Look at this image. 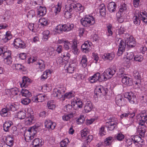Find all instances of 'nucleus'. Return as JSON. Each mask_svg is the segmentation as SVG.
Here are the masks:
<instances>
[{"mask_svg": "<svg viewBox=\"0 0 147 147\" xmlns=\"http://www.w3.org/2000/svg\"><path fill=\"white\" fill-rule=\"evenodd\" d=\"M125 40H122L119 43L118 51L117 53V55L119 56H121L125 51L126 45V41L127 45L129 47H135L136 45L135 39L132 36L129 34H127L125 35Z\"/></svg>", "mask_w": 147, "mask_h": 147, "instance_id": "obj_1", "label": "nucleus"}, {"mask_svg": "<svg viewBox=\"0 0 147 147\" xmlns=\"http://www.w3.org/2000/svg\"><path fill=\"white\" fill-rule=\"evenodd\" d=\"M139 116L140 117L139 123L141 127L138 128V133L140 136L144 137L147 130V126L145 125V122L147 123V111H142Z\"/></svg>", "mask_w": 147, "mask_h": 147, "instance_id": "obj_2", "label": "nucleus"}, {"mask_svg": "<svg viewBox=\"0 0 147 147\" xmlns=\"http://www.w3.org/2000/svg\"><path fill=\"white\" fill-rule=\"evenodd\" d=\"M144 16H146V13L145 12H140L137 9L135 10L134 16L133 18V20L134 24L136 25H139L140 23V20H142L144 22V19L146 18Z\"/></svg>", "mask_w": 147, "mask_h": 147, "instance_id": "obj_3", "label": "nucleus"}, {"mask_svg": "<svg viewBox=\"0 0 147 147\" xmlns=\"http://www.w3.org/2000/svg\"><path fill=\"white\" fill-rule=\"evenodd\" d=\"M37 127L36 126H34L30 127L26 131L24 134L25 140L29 142L34 138V136L36 133Z\"/></svg>", "mask_w": 147, "mask_h": 147, "instance_id": "obj_4", "label": "nucleus"}, {"mask_svg": "<svg viewBox=\"0 0 147 147\" xmlns=\"http://www.w3.org/2000/svg\"><path fill=\"white\" fill-rule=\"evenodd\" d=\"M80 22L84 26L89 27L93 24L95 21L93 16H87L85 18H82L80 20Z\"/></svg>", "mask_w": 147, "mask_h": 147, "instance_id": "obj_5", "label": "nucleus"}, {"mask_svg": "<svg viewBox=\"0 0 147 147\" xmlns=\"http://www.w3.org/2000/svg\"><path fill=\"white\" fill-rule=\"evenodd\" d=\"M116 71L115 68H108L106 69L102 74V78H103L104 81H106L107 79L111 78L115 74Z\"/></svg>", "mask_w": 147, "mask_h": 147, "instance_id": "obj_6", "label": "nucleus"}, {"mask_svg": "<svg viewBox=\"0 0 147 147\" xmlns=\"http://www.w3.org/2000/svg\"><path fill=\"white\" fill-rule=\"evenodd\" d=\"M74 24H59L57 26L55 29L58 31H64L68 32L72 30L74 27Z\"/></svg>", "mask_w": 147, "mask_h": 147, "instance_id": "obj_7", "label": "nucleus"}, {"mask_svg": "<svg viewBox=\"0 0 147 147\" xmlns=\"http://www.w3.org/2000/svg\"><path fill=\"white\" fill-rule=\"evenodd\" d=\"M117 124V120L116 119H111L109 121L106 122L105 126L109 130L112 131L116 127Z\"/></svg>", "mask_w": 147, "mask_h": 147, "instance_id": "obj_8", "label": "nucleus"}, {"mask_svg": "<svg viewBox=\"0 0 147 147\" xmlns=\"http://www.w3.org/2000/svg\"><path fill=\"white\" fill-rule=\"evenodd\" d=\"M108 90L107 88H105L102 86L99 85L97 86L95 88L94 93L98 97L100 96L102 94H106Z\"/></svg>", "mask_w": 147, "mask_h": 147, "instance_id": "obj_9", "label": "nucleus"}, {"mask_svg": "<svg viewBox=\"0 0 147 147\" xmlns=\"http://www.w3.org/2000/svg\"><path fill=\"white\" fill-rule=\"evenodd\" d=\"M65 92V88L63 87H60L55 89L52 94L53 96L61 98L63 96V94Z\"/></svg>", "mask_w": 147, "mask_h": 147, "instance_id": "obj_10", "label": "nucleus"}, {"mask_svg": "<svg viewBox=\"0 0 147 147\" xmlns=\"http://www.w3.org/2000/svg\"><path fill=\"white\" fill-rule=\"evenodd\" d=\"M125 98H127L129 102L132 104H136L137 101L136 96L132 92H126L124 94Z\"/></svg>", "mask_w": 147, "mask_h": 147, "instance_id": "obj_11", "label": "nucleus"}, {"mask_svg": "<svg viewBox=\"0 0 147 147\" xmlns=\"http://www.w3.org/2000/svg\"><path fill=\"white\" fill-rule=\"evenodd\" d=\"M48 96L45 94H38L32 98V101L34 102H42L46 100Z\"/></svg>", "mask_w": 147, "mask_h": 147, "instance_id": "obj_12", "label": "nucleus"}, {"mask_svg": "<svg viewBox=\"0 0 147 147\" xmlns=\"http://www.w3.org/2000/svg\"><path fill=\"white\" fill-rule=\"evenodd\" d=\"M35 64L38 71H42L45 70V65L44 61L41 59H38L35 62Z\"/></svg>", "mask_w": 147, "mask_h": 147, "instance_id": "obj_13", "label": "nucleus"}, {"mask_svg": "<svg viewBox=\"0 0 147 147\" xmlns=\"http://www.w3.org/2000/svg\"><path fill=\"white\" fill-rule=\"evenodd\" d=\"M15 47L16 48H24L26 47L25 44L20 38H18L15 39L13 42Z\"/></svg>", "mask_w": 147, "mask_h": 147, "instance_id": "obj_14", "label": "nucleus"}, {"mask_svg": "<svg viewBox=\"0 0 147 147\" xmlns=\"http://www.w3.org/2000/svg\"><path fill=\"white\" fill-rule=\"evenodd\" d=\"M121 77L122 78L121 81L123 83L129 86L132 84L133 82L131 78L128 77L126 75H123Z\"/></svg>", "mask_w": 147, "mask_h": 147, "instance_id": "obj_15", "label": "nucleus"}, {"mask_svg": "<svg viewBox=\"0 0 147 147\" xmlns=\"http://www.w3.org/2000/svg\"><path fill=\"white\" fill-rule=\"evenodd\" d=\"M69 5L72 10L74 9L76 12L80 11V12H82L84 9L83 6L79 3H77L75 4L72 3L69 4Z\"/></svg>", "mask_w": 147, "mask_h": 147, "instance_id": "obj_16", "label": "nucleus"}, {"mask_svg": "<svg viewBox=\"0 0 147 147\" xmlns=\"http://www.w3.org/2000/svg\"><path fill=\"white\" fill-rule=\"evenodd\" d=\"M32 82V81L30 78L25 76L22 78V82L20 84L22 88H26Z\"/></svg>", "mask_w": 147, "mask_h": 147, "instance_id": "obj_17", "label": "nucleus"}, {"mask_svg": "<svg viewBox=\"0 0 147 147\" xmlns=\"http://www.w3.org/2000/svg\"><path fill=\"white\" fill-rule=\"evenodd\" d=\"M115 53L114 52L105 53L102 56V59L104 61H112L115 57Z\"/></svg>", "mask_w": 147, "mask_h": 147, "instance_id": "obj_18", "label": "nucleus"}, {"mask_svg": "<svg viewBox=\"0 0 147 147\" xmlns=\"http://www.w3.org/2000/svg\"><path fill=\"white\" fill-rule=\"evenodd\" d=\"M115 102L119 106H123L125 103L124 98L120 95H117L115 98Z\"/></svg>", "mask_w": 147, "mask_h": 147, "instance_id": "obj_19", "label": "nucleus"}, {"mask_svg": "<svg viewBox=\"0 0 147 147\" xmlns=\"http://www.w3.org/2000/svg\"><path fill=\"white\" fill-rule=\"evenodd\" d=\"M45 126L46 128L53 129L55 127L56 124L55 122H52L51 120L47 119L45 122Z\"/></svg>", "mask_w": 147, "mask_h": 147, "instance_id": "obj_20", "label": "nucleus"}, {"mask_svg": "<svg viewBox=\"0 0 147 147\" xmlns=\"http://www.w3.org/2000/svg\"><path fill=\"white\" fill-rule=\"evenodd\" d=\"M72 10V9L69 5H66L64 10V16L65 17L67 18H70Z\"/></svg>", "mask_w": 147, "mask_h": 147, "instance_id": "obj_21", "label": "nucleus"}, {"mask_svg": "<svg viewBox=\"0 0 147 147\" xmlns=\"http://www.w3.org/2000/svg\"><path fill=\"white\" fill-rule=\"evenodd\" d=\"M19 92L17 88H12L10 90H8L6 92V94L8 96L13 97V96L18 94Z\"/></svg>", "mask_w": 147, "mask_h": 147, "instance_id": "obj_22", "label": "nucleus"}, {"mask_svg": "<svg viewBox=\"0 0 147 147\" xmlns=\"http://www.w3.org/2000/svg\"><path fill=\"white\" fill-rule=\"evenodd\" d=\"M92 103L90 101H88L84 106L83 112L85 113H88L92 111Z\"/></svg>", "mask_w": 147, "mask_h": 147, "instance_id": "obj_23", "label": "nucleus"}, {"mask_svg": "<svg viewBox=\"0 0 147 147\" xmlns=\"http://www.w3.org/2000/svg\"><path fill=\"white\" fill-rule=\"evenodd\" d=\"M91 44L90 42H85L81 46L82 51L84 52L87 53L90 50Z\"/></svg>", "mask_w": 147, "mask_h": 147, "instance_id": "obj_24", "label": "nucleus"}, {"mask_svg": "<svg viewBox=\"0 0 147 147\" xmlns=\"http://www.w3.org/2000/svg\"><path fill=\"white\" fill-rule=\"evenodd\" d=\"M35 121L33 115L30 114L25 119V123L26 125H30L34 123Z\"/></svg>", "mask_w": 147, "mask_h": 147, "instance_id": "obj_25", "label": "nucleus"}, {"mask_svg": "<svg viewBox=\"0 0 147 147\" xmlns=\"http://www.w3.org/2000/svg\"><path fill=\"white\" fill-rule=\"evenodd\" d=\"M46 9L45 7H42L41 6L38 7L37 17H40V16L45 15L46 13Z\"/></svg>", "mask_w": 147, "mask_h": 147, "instance_id": "obj_26", "label": "nucleus"}, {"mask_svg": "<svg viewBox=\"0 0 147 147\" xmlns=\"http://www.w3.org/2000/svg\"><path fill=\"white\" fill-rule=\"evenodd\" d=\"M6 107L9 111H14L18 110V107L14 103H9L6 105Z\"/></svg>", "mask_w": 147, "mask_h": 147, "instance_id": "obj_27", "label": "nucleus"}, {"mask_svg": "<svg viewBox=\"0 0 147 147\" xmlns=\"http://www.w3.org/2000/svg\"><path fill=\"white\" fill-rule=\"evenodd\" d=\"M71 104L75 106L77 105L78 107L79 108H81L82 107V103L79 98H74L71 102Z\"/></svg>", "mask_w": 147, "mask_h": 147, "instance_id": "obj_28", "label": "nucleus"}, {"mask_svg": "<svg viewBox=\"0 0 147 147\" xmlns=\"http://www.w3.org/2000/svg\"><path fill=\"white\" fill-rule=\"evenodd\" d=\"M43 143L42 140L39 138H35L32 142L33 147H40L42 145Z\"/></svg>", "mask_w": 147, "mask_h": 147, "instance_id": "obj_29", "label": "nucleus"}, {"mask_svg": "<svg viewBox=\"0 0 147 147\" xmlns=\"http://www.w3.org/2000/svg\"><path fill=\"white\" fill-rule=\"evenodd\" d=\"M12 124V122L8 120L5 121L3 125L4 130L7 132L8 131L9 128Z\"/></svg>", "mask_w": 147, "mask_h": 147, "instance_id": "obj_30", "label": "nucleus"}, {"mask_svg": "<svg viewBox=\"0 0 147 147\" xmlns=\"http://www.w3.org/2000/svg\"><path fill=\"white\" fill-rule=\"evenodd\" d=\"M107 7L110 12H113L115 10L116 4L114 2H111L108 4Z\"/></svg>", "mask_w": 147, "mask_h": 147, "instance_id": "obj_31", "label": "nucleus"}, {"mask_svg": "<svg viewBox=\"0 0 147 147\" xmlns=\"http://www.w3.org/2000/svg\"><path fill=\"white\" fill-rule=\"evenodd\" d=\"M87 59L85 55H83L81 60L80 64L83 67H85L87 65Z\"/></svg>", "mask_w": 147, "mask_h": 147, "instance_id": "obj_32", "label": "nucleus"}, {"mask_svg": "<svg viewBox=\"0 0 147 147\" xmlns=\"http://www.w3.org/2000/svg\"><path fill=\"white\" fill-rule=\"evenodd\" d=\"M5 107V108H3L0 111V114L3 117L8 116L10 115V112Z\"/></svg>", "mask_w": 147, "mask_h": 147, "instance_id": "obj_33", "label": "nucleus"}, {"mask_svg": "<svg viewBox=\"0 0 147 147\" xmlns=\"http://www.w3.org/2000/svg\"><path fill=\"white\" fill-rule=\"evenodd\" d=\"M131 139L134 143L136 142L142 143L143 142V140L138 135H135L131 136Z\"/></svg>", "mask_w": 147, "mask_h": 147, "instance_id": "obj_34", "label": "nucleus"}, {"mask_svg": "<svg viewBox=\"0 0 147 147\" xmlns=\"http://www.w3.org/2000/svg\"><path fill=\"white\" fill-rule=\"evenodd\" d=\"M50 37V33L49 31L47 30L43 32V40L45 41H47Z\"/></svg>", "mask_w": 147, "mask_h": 147, "instance_id": "obj_35", "label": "nucleus"}, {"mask_svg": "<svg viewBox=\"0 0 147 147\" xmlns=\"http://www.w3.org/2000/svg\"><path fill=\"white\" fill-rule=\"evenodd\" d=\"M66 70L69 73H72L75 69V65L74 63H71L66 67Z\"/></svg>", "mask_w": 147, "mask_h": 147, "instance_id": "obj_36", "label": "nucleus"}, {"mask_svg": "<svg viewBox=\"0 0 147 147\" xmlns=\"http://www.w3.org/2000/svg\"><path fill=\"white\" fill-rule=\"evenodd\" d=\"M16 116L18 118L20 119H22L26 117V114L23 111H21L16 113Z\"/></svg>", "mask_w": 147, "mask_h": 147, "instance_id": "obj_37", "label": "nucleus"}, {"mask_svg": "<svg viewBox=\"0 0 147 147\" xmlns=\"http://www.w3.org/2000/svg\"><path fill=\"white\" fill-rule=\"evenodd\" d=\"M98 9L100 13L102 16L105 14L106 9L105 5L104 4H101L98 7Z\"/></svg>", "mask_w": 147, "mask_h": 147, "instance_id": "obj_38", "label": "nucleus"}, {"mask_svg": "<svg viewBox=\"0 0 147 147\" xmlns=\"http://www.w3.org/2000/svg\"><path fill=\"white\" fill-rule=\"evenodd\" d=\"M61 8V3L59 2L57 5H55L53 8V9L54 10L56 14L60 12Z\"/></svg>", "mask_w": 147, "mask_h": 147, "instance_id": "obj_39", "label": "nucleus"}, {"mask_svg": "<svg viewBox=\"0 0 147 147\" xmlns=\"http://www.w3.org/2000/svg\"><path fill=\"white\" fill-rule=\"evenodd\" d=\"M21 93L22 96L26 97H29L31 96V93L26 89H23L22 90Z\"/></svg>", "mask_w": 147, "mask_h": 147, "instance_id": "obj_40", "label": "nucleus"}, {"mask_svg": "<svg viewBox=\"0 0 147 147\" xmlns=\"http://www.w3.org/2000/svg\"><path fill=\"white\" fill-rule=\"evenodd\" d=\"M50 72L49 70H47L44 71L42 74L41 76L40 79L42 81L45 80L48 77L49 74H50Z\"/></svg>", "mask_w": 147, "mask_h": 147, "instance_id": "obj_41", "label": "nucleus"}, {"mask_svg": "<svg viewBox=\"0 0 147 147\" xmlns=\"http://www.w3.org/2000/svg\"><path fill=\"white\" fill-rule=\"evenodd\" d=\"M113 138L112 137L109 136L105 139L104 142L105 145L109 146L111 145L113 141Z\"/></svg>", "mask_w": 147, "mask_h": 147, "instance_id": "obj_42", "label": "nucleus"}, {"mask_svg": "<svg viewBox=\"0 0 147 147\" xmlns=\"http://www.w3.org/2000/svg\"><path fill=\"white\" fill-rule=\"evenodd\" d=\"M71 48L72 51L73 53L75 55H78L79 53V51L76 44H75L74 43H73Z\"/></svg>", "mask_w": 147, "mask_h": 147, "instance_id": "obj_43", "label": "nucleus"}, {"mask_svg": "<svg viewBox=\"0 0 147 147\" xmlns=\"http://www.w3.org/2000/svg\"><path fill=\"white\" fill-rule=\"evenodd\" d=\"M6 143L7 145L11 147L13 145V139L10 136H8L6 138Z\"/></svg>", "mask_w": 147, "mask_h": 147, "instance_id": "obj_44", "label": "nucleus"}, {"mask_svg": "<svg viewBox=\"0 0 147 147\" xmlns=\"http://www.w3.org/2000/svg\"><path fill=\"white\" fill-rule=\"evenodd\" d=\"M74 116L73 114L72 113H70L69 114H65L62 116V119L63 121H68Z\"/></svg>", "mask_w": 147, "mask_h": 147, "instance_id": "obj_45", "label": "nucleus"}, {"mask_svg": "<svg viewBox=\"0 0 147 147\" xmlns=\"http://www.w3.org/2000/svg\"><path fill=\"white\" fill-rule=\"evenodd\" d=\"M69 142L67 138L65 139L60 142V146L61 147H67Z\"/></svg>", "mask_w": 147, "mask_h": 147, "instance_id": "obj_46", "label": "nucleus"}, {"mask_svg": "<svg viewBox=\"0 0 147 147\" xmlns=\"http://www.w3.org/2000/svg\"><path fill=\"white\" fill-rule=\"evenodd\" d=\"M74 96V93L73 92H67L65 94L64 96V98H71Z\"/></svg>", "mask_w": 147, "mask_h": 147, "instance_id": "obj_47", "label": "nucleus"}, {"mask_svg": "<svg viewBox=\"0 0 147 147\" xmlns=\"http://www.w3.org/2000/svg\"><path fill=\"white\" fill-rule=\"evenodd\" d=\"M143 59V57L142 55H138L135 56L134 58V61L138 62H141Z\"/></svg>", "mask_w": 147, "mask_h": 147, "instance_id": "obj_48", "label": "nucleus"}, {"mask_svg": "<svg viewBox=\"0 0 147 147\" xmlns=\"http://www.w3.org/2000/svg\"><path fill=\"white\" fill-rule=\"evenodd\" d=\"M93 76L95 78L96 80L98 81L99 82H101L102 81H104L103 78H102V75H100V73H97L95 74Z\"/></svg>", "mask_w": 147, "mask_h": 147, "instance_id": "obj_49", "label": "nucleus"}, {"mask_svg": "<svg viewBox=\"0 0 147 147\" xmlns=\"http://www.w3.org/2000/svg\"><path fill=\"white\" fill-rule=\"evenodd\" d=\"M106 132L105 131V126H102L99 129V135L101 136H102L105 135Z\"/></svg>", "mask_w": 147, "mask_h": 147, "instance_id": "obj_50", "label": "nucleus"}, {"mask_svg": "<svg viewBox=\"0 0 147 147\" xmlns=\"http://www.w3.org/2000/svg\"><path fill=\"white\" fill-rule=\"evenodd\" d=\"M12 36L10 32L7 31L6 32L5 35L4 36V40L5 42H7L8 40H10Z\"/></svg>", "mask_w": 147, "mask_h": 147, "instance_id": "obj_51", "label": "nucleus"}, {"mask_svg": "<svg viewBox=\"0 0 147 147\" xmlns=\"http://www.w3.org/2000/svg\"><path fill=\"white\" fill-rule=\"evenodd\" d=\"M29 29L33 32H35L37 30V26L33 24H30L28 26Z\"/></svg>", "mask_w": 147, "mask_h": 147, "instance_id": "obj_52", "label": "nucleus"}, {"mask_svg": "<svg viewBox=\"0 0 147 147\" xmlns=\"http://www.w3.org/2000/svg\"><path fill=\"white\" fill-rule=\"evenodd\" d=\"M63 59L66 61H67L70 58V54L68 52H65L62 54Z\"/></svg>", "mask_w": 147, "mask_h": 147, "instance_id": "obj_53", "label": "nucleus"}, {"mask_svg": "<svg viewBox=\"0 0 147 147\" xmlns=\"http://www.w3.org/2000/svg\"><path fill=\"white\" fill-rule=\"evenodd\" d=\"M53 100H51L48 102L47 105L48 109L53 110L55 108V105L53 104Z\"/></svg>", "mask_w": 147, "mask_h": 147, "instance_id": "obj_54", "label": "nucleus"}, {"mask_svg": "<svg viewBox=\"0 0 147 147\" xmlns=\"http://www.w3.org/2000/svg\"><path fill=\"white\" fill-rule=\"evenodd\" d=\"M107 35L108 36H111L113 34V32L112 31V26L111 24H109L107 26Z\"/></svg>", "mask_w": 147, "mask_h": 147, "instance_id": "obj_55", "label": "nucleus"}, {"mask_svg": "<svg viewBox=\"0 0 147 147\" xmlns=\"http://www.w3.org/2000/svg\"><path fill=\"white\" fill-rule=\"evenodd\" d=\"M85 118L83 115H81L76 120V122L78 124H81L84 122Z\"/></svg>", "mask_w": 147, "mask_h": 147, "instance_id": "obj_56", "label": "nucleus"}, {"mask_svg": "<svg viewBox=\"0 0 147 147\" xmlns=\"http://www.w3.org/2000/svg\"><path fill=\"white\" fill-rule=\"evenodd\" d=\"M39 22L42 25L46 26L48 24V22L46 19L45 18H41L39 20Z\"/></svg>", "mask_w": 147, "mask_h": 147, "instance_id": "obj_57", "label": "nucleus"}, {"mask_svg": "<svg viewBox=\"0 0 147 147\" xmlns=\"http://www.w3.org/2000/svg\"><path fill=\"white\" fill-rule=\"evenodd\" d=\"M4 61L5 63L7 65H11L12 62V59L11 57L4 58Z\"/></svg>", "mask_w": 147, "mask_h": 147, "instance_id": "obj_58", "label": "nucleus"}, {"mask_svg": "<svg viewBox=\"0 0 147 147\" xmlns=\"http://www.w3.org/2000/svg\"><path fill=\"white\" fill-rule=\"evenodd\" d=\"M88 134V132L87 128H84L81 131V135L82 138L85 137Z\"/></svg>", "mask_w": 147, "mask_h": 147, "instance_id": "obj_59", "label": "nucleus"}, {"mask_svg": "<svg viewBox=\"0 0 147 147\" xmlns=\"http://www.w3.org/2000/svg\"><path fill=\"white\" fill-rule=\"evenodd\" d=\"M30 100L28 98H25L22 99L21 102L23 104L26 105H28L30 102Z\"/></svg>", "mask_w": 147, "mask_h": 147, "instance_id": "obj_60", "label": "nucleus"}, {"mask_svg": "<svg viewBox=\"0 0 147 147\" xmlns=\"http://www.w3.org/2000/svg\"><path fill=\"white\" fill-rule=\"evenodd\" d=\"M127 9L126 5L125 4L121 5L119 8V12H122L126 10Z\"/></svg>", "mask_w": 147, "mask_h": 147, "instance_id": "obj_61", "label": "nucleus"}, {"mask_svg": "<svg viewBox=\"0 0 147 147\" xmlns=\"http://www.w3.org/2000/svg\"><path fill=\"white\" fill-rule=\"evenodd\" d=\"M93 139V137L91 135L88 136L87 138L85 140L84 143L88 144Z\"/></svg>", "mask_w": 147, "mask_h": 147, "instance_id": "obj_62", "label": "nucleus"}, {"mask_svg": "<svg viewBox=\"0 0 147 147\" xmlns=\"http://www.w3.org/2000/svg\"><path fill=\"white\" fill-rule=\"evenodd\" d=\"M38 60V59L36 57H31L28 59V63H30L34 62L35 63Z\"/></svg>", "mask_w": 147, "mask_h": 147, "instance_id": "obj_63", "label": "nucleus"}, {"mask_svg": "<svg viewBox=\"0 0 147 147\" xmlns=\"http://www.w3.org/2000/svg\"><path fill=\"white\" fill-rule=\"evenodd\" d=\"M124 138V135L121 133H119L115 138L118 140L119 141L122 140Z\"/></svg>", "mask_w": 147, "mask_h": 147, "instance_id": "obj_64", "label": "nucleus"}]
</instances>
